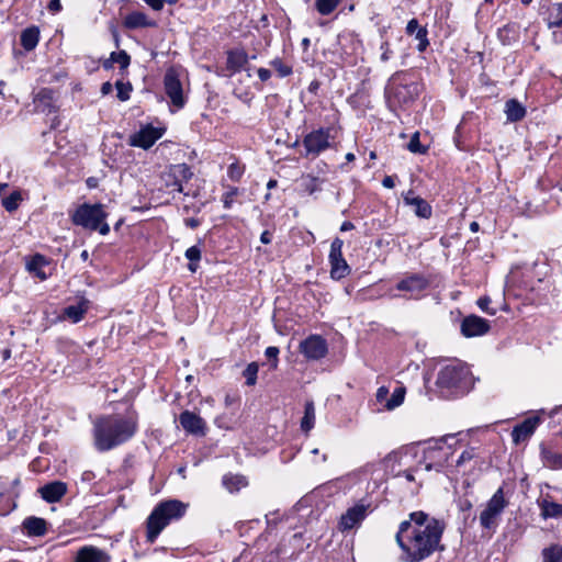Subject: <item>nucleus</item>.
<instances>
[{
    "label": "nucleus",
    "instance_id": "obj_42",
    "mask_svg": "<svg viewBox=\"0 0 562 562\" xmlns=\"http://www.w3.org/2000/svg\"><path fill=\"white\" fill-rule=\"evenodd\" d=\"M407 149L411 151V153H414V154H426L427 153V149L428 147L427 146H424L422 145L420 140H419V133L416 132L413 134V136L411 137V140L409 143L407 144Z\"/></svg>",
    "mask_w": 562,
    "mask_h": 562
},
{
    "label": "nucleus",
    "instance_id": "obj_23",
    "mask_svg": "<svg viewBox=\"0 0 562 562\" xmlns=\"http://www.w3.org/2000/svg\"><path fill=\"white\" fill-rule=\"evenodd\" d=\"M406 33L408 35H415L416 40L419 41L417 49L419 52H424L427 46L429 45L427 34L428 31L426 27H423L419 25L418 21L416 19H412L408 21L406 25Z\"/></svg>",
    "mask_w": 562,
    "mask_h": 562
},
{
    "label": "nucleus",
    "instance_id": "obj_19",
    "mask_svg": "<svg viewBox=\"0 0 562 562\" xmlns=\"http://www.w3.org/2000/svg\"><path fill=\"white\" fill-rule=\"evenodd\" d=\"M75 562H111V557L97 547L85 546L78 550Z\"/></svg>",
    "mask_w": 562,
    "mask_h": 562
},
{
    "label": "nucleus",
    "instance_id": "obj_9",
    "mask_svg": "<svg viewBox=\"0 0 562 562\" xmlns=\"http://www.w3.org/2000/svg\"><path fill=\"white\" fill-rule=\"evenodd\" d=\"M193 177L191 168L186 164H177L170 166L168 172L165 173L164 179L167 188H171V192L189 193L184 191L183 183L188 182Z\"/></svg>",
    "mask_w": 562,
    "mask_h": 562
},
{
    "label": "nucleus",
    "instance_id": "obj_29",
    "mask_svg": "<svg viewBox=\"0 0 562 562\" xmlns=\"http://www.w3.org/2000/svg\"><path fill=\"white\" fill-rule=\"evenodd\" d=\"M38 40H40V30L36 26H31V27L25 29L21 33V37H20L22 47L27 52L33 50L36 47V45L38 44Z\"/></svg>",
    "mask_w": 562,
    "mask_h": 562
},
{
    "label": "nucleus",
    "instance_id": "obj_11",
    "mask_svg": "<svg viewBox=\"0 0 562 562\" xmlns=\"http://www.w3.org/2000/svg\"><path fill=\"white\" fill-rule=\"evenodd\" d=\"M166 94L170 98L172 105L181 109L186 104L181 81L175 70L170 69L164 78Z\"/></svg>",
    "mask_w": 562,
    "mask_h": 562
},
{
    "label": "nucleus",
    "instance_id": "obj_44",
    "mask_svg": "<svg viewBox=\"0 0 562 562\" xmlns=\"http://www.w3.org/2000/svg\"><path fill=\"white\" fill-rule=\"evenodd\" d=\"M115 88L117 90V98L121 101H127L130 99V93L132 91V85L130 82H123L121 80L115 82Z\"/></svg>",
    "mask_w": 562,
    "mask_h": 562
},
{
    "label": "nucleus",
    "instance_id": "obj_15",
    "mask_svg": "<svg viewBox=\"0 0 562 562\" xmlns=\"http://www.w3.org/2000/svg\"><path fill=\"white\" fill-rule=\"evenodd\" d=\"M490 328L488 322L477 315H469L461 323V333L468 338L483 336Z\"/></svg>",
    "mask_w": 562,
    "mask_h": 562
},
{
    "label": "nucleus",
    "instance_id": "obj_26",
    "mask_svg": "<svg viewBox=\"0 0 562 562\" xmlns=\"http://www.w3.org/2000/svg\"><path fill=\"white\" fill-rule=\"evenodd\" d=\"M89 304L90 302L87 299H81L77 304L64 308L63 316L72 323H78L89 310Z\"/></svg>",
    "mask_w": 562,
    "mask_h": 562
},
{
    "label": "nucleus",
    "instance_id": "obj_52",
    "mask_svg": "<svg viewBox=\"0 0 562 562\" xmlns=\"http://www.w3.org/2000/svg\"><path fill=\"white\" fill-rule=\"evenodd\" d=\"M380 49L382 50V54H381V60L382 61H387L390 58H391V55H392V50L390 48V44L389 42H383L380 46Z\"/></svg>",
    "mask_w": 562,
    "mask_h": 562
},
{
    "label": "nucleus",
    "instance_id": "obj_48",
    "mask_svg": "<svg viewBox=\"0 0 562 562\" xmlns=\"http://www.w3.org/2000/svg\"><path fill=\"white\" fill-rule=\"evenodd\" d=\"M475 457H476V454H475L474 448H469V449L464 450L460 454L459 459L457 460V467L464 465L467 462L473 460Z\"/></svg>",
    "mask_w": 562,
    "mask_h": 562
},
{
    "label": "nucleus",
    "instance_id": "obj_61",
    "mask_svg": "<svg viewBox=\"0 0 562 562\" xmlns=\"http://www.w3.org/2000/svg\"><path fill=\"white\" fill-rule=\"evenodd\" d=\"M112 91V85L108 81L102 83L101 86V93L103 95L109 94Z\"/></svg>",
    "mask_w": 562,
    "mask_h": 562
},
{
    "label": "nucleus",
    "instance_id": "obj_51",
    "mask_svg": "<svg viewBox=\"0 0 562 562\" xmlns=\"http://www.w3.org/2000/svg\"><path fill=\"white\" fill-rule=\"evenodd\" d=\"M490 304H491V299L488 296H483L477 300V305L483 312H485L490 315H494L496 313V311L490 310V307H488Z\"/></svg>",
    "mask_w": 562,
    "mask_h": 562
},
{
    "label": "nucleus",
    "instance_id": "obj_62",
    "mask_svg": "<svg viewBox=\"0 0 562 562\" xmlns=\"http://www.w3.org/2000/svg\"><path fill=\"white\" fill-rule=\"evenodd\" d=\"M353 227H355V226H353V224H352L351 222H348V221H347V222H344V223L341 224V226H340V231H341V232H347V231H351V229H353Z\"/></svg>",
    "mask_w": 562,
    "mask_h": 562
},
{
    "label": "nucleus",
    "instance_id": "obj_8",
    "mask_svg": "<svg viewBox=\"0 0 562 562\" xmlns=\"http://www.w3.org/2000/svg\"><path fill=\"white\" fill-rule=\"evenodd\" d=\"M429 285L430 281L424 274L411 273L400 280L395 288L405 293L402 295L404 299L418 300Z\"/></svg>",
    "mask_w": 562,
    "mask_h": 562
},
{
    "label": "nucleus",
    "instance_id": "obj_33",
    "mask_svg": "<svg viewBox=\"0 0 562 562\" xmlns=\"http://www.w3.org/2000/svg\"><path fill=\"white\" fill-rule=\"evenodd\" d=\"M23 526L31 536H43L46 532V521L38 517H27Z\"/></svg>",
    "mask_w": 562,
    "mask_h": 562
},
{
    "label": "nucleus",
    "instance_id": "obj_59",
    "mask_svg": "<svg viewBox=\"0 0 562 562\" xmlns=\"http://www.w3.org/2000/svg\"><path fill=\"white\" fill-rule=\"evenodd\" d=\"M459 507L462 512H465V510H471L473 505L470 499L464 498V499L460 501Z\"/></svg>",
    "mask_w": 562,
    "mask_h": 562
},
{
    "label": "nucleus",
    "instance_id": "obj_7",
    "mask_svg": "<svg viewBox=\"0 0 562 562\" xmlns=\"http://www.w3.org/2000/svg\"><path fill=\"white\" fill-rule=\"evenodd\" d=\"M331 127H321L312 131L303 138V146L305 148V157H317L321 153L333 146L335 136L331 134Z\"/></svg>",
    "mask_w": 562,
    "mask_h": 562
},
{
    "label": "nucleus",
    "instance_id": "obj_18",
    "mask_svg": "<svg viewBox=\"0 0 562 562\" xmlns=\"http://www.w3.org/2000/svg\"><path fill=\"white\" fill-rule=\"evenodd\" d=\"M403 200L406 205L414 207L416 216L422 218H429L431 216V205L425 199L415 195L413 190H408L404 193Z\"/></svg>",
    "mask_w": 562,
    "mask_h": 562
},
{
    "label": "nucleus",
    "instance_id": "obj_6",
    "mask_svg": "<svg viewBox=\"0 0 562 562\" xmlns=\"http://www.w3.org/2000/svg\"><path fill=\"white\" fill-rule=\"evenodd\" d=\"M508 501L505 498L503 487H499L488 499L485 508L480 514V524L483 529L495 530Z\"/></svg>",
    "mask_w": 562,
    "mask_h": 562
},
{
    "label": "nucleus",
    "instance_id": "obj_28",
    "mask_svg": "<svg viewBox=\"0 0 562 562\" xmlns=\"http://www.w3.org/2000/svg\"><path fill=\"white\" fill-rule=\"evenodd\" d=\"M330 277L334 280H340L350 273V267L344 257L329 258Z\"/></svg>",
    "mask_w": 562,
    "mask_h": 562
},
{
    "label": "nucleus",
    "instance_id": "obj_17",
    "mask_svg": "<svg viewBox=\"0 0 562 562\" xmlns=\"http://www.w3.org/2000/svg\"><path fill=\"white\" fill-rule=\"evenodd\" d=\"M35 111L40 113H53L56 112V98L55 91L49 88L41 89L34 97Z\"/></svg>",
    "mask_w": 562,
    "mask_h": 562
},
{
    "label": "nucleus",
    "instance_id": "obj_22",
    "mask_svg": "<svg viewBox=\"0 0 562 562\" xmlns=\"http://www.w3.org/2000/svg\"><path fill=\"white\" fill-rule=\"evenodd\" d=\"M126 29L135 30L140 27H155L157 24L150 20L147 14L140 11H133L128 13L123 21Z\"/></svg>",
    "mask_w": 562,
    "mask_h": 562
},
{
    "label": "nucleus",
    "instance_id": "obj_43",
    "mask_svg": "<svg viewBox=\"0 0 562 562\" xmlns=\"http://www.w3.org/2000/svg\"><path fill=\"white\" fill-rule=\"evenodd\" d=\"M270 65L274 68V70L278 72L279 77L284 78L292 74V67L284 64L282 59L274 58L270 61Z\"/></svg>",
    "mask_w": 562,
    "mask_h": 562
},
{
    "label": "nucleus",
    "instance_id": "obj_53",
    "mask_svg": "<svg viewBox=\"0 0 562 562\" xmlns=\"http://www.w3.org/2000/svg\"><path fill=\"white\" fill-rule=\"evenodd\" d=\"M387 396H389V389L385 386H380L375 394L376 401L382 403L384 401H387Z\"/></svg>",
    "mask_w": 562,
    "mask_h": 562
},
{
    "label": "nucleus",
    "instance_id": "obj_37",
    "mask_svg": "<svg viewBox=\"0 0 562 562\" xmlns=\"http://www.w3.org/2000/svg\"><path fill=\"white\" fill-rule=\"evenodd\" d=\"M22 201V194L20 191H13L9 196L2 199V206L5 211L12 213L18 210Z\"/></svg>",
    "mask_w": 562,
    "mask_h": 562
},
{
    "label": "nucleus",
    "instance_id": "obj_56",
    "mask_svg": "<svg viewBox=\"0 0 562 562\" xmlns=\"http://www.w3.org/2000/svg\"><path fill=\"white\" fill-rule=\"evenodd\" d=\"M306 191H308L311 194L314 193L315 191L318 190V187H317V179L316 178H311L308 180V183H306Z\"/></svg>",
    "mask_w": 562,
    "mask_h": 562
},
{
    "label": "nucleus",
    "instance_id": "obj_3",
    "mask_svg": "<svg viewBox=\"0 0 562 562\" xmlns=\"http://www.w3.org/2000/svg\"><path fill=\"white\" fill-rule=\"evenodd\" d=\"M187 508L188 505L178 499L160 502L147 518V541L155 542L170 521L184 516Z\"/></svg>",
    "mask_w": 562,
    "mask_h": 562
},
{
    "label": "nucleus",
    "instance_id": "obj_27",
    "mask_svg": "<svg viewBox=\"0 0 562 562\" xmlns=\"http://www.w3.org/2000/svg\"><path fill=\"white\" fill-rule=\"evenodd\" d=\"M538 505L541 510L540 515L543 519L562 517V504L554 503L548 498H543L538 501Z\"/></svg>",
    "mask_w": 562,
    "mask_h": 562
},
{
    "label": "nucleus",
    "instance_id": "obj_57",
    "mask_svg": "<svg viewBox=\"0 0 562 562\" xmlns=\"http://www.w3.org/2000/svg\"><path fill=\"white\" fill-rule=\"evenodd\" d=\"M47 9L52 12H58L61 9L60 0H49Z\"/></svg>",
    "mask_w": 562,
    "mask_h": 562
},
{
    "label": "nucleus",
    "instance_id": "obj_39",
    "mask_svg": "<svg viewBox=\"0 0 562 562\" xmlns=\"http://www.w3.org/2000/svg\"><path fill=\"white\" fill-rule=\"evenodd\" d=\"M341 0H316L315 7L322 15L330 14Z\"/></svg>",
    "mask_w": 562,
    "mask_h": 562
},
{
    "label": "nucleus",
    "instance_id": "obj_14",
    "mask_svg": "<svg viewBox=\"0 0 562 562\" xmlns=\"http://www.w3.org/2000/svg\"><path fill=\"white\" fill-rule=\"evenodd\" d=\"M542 419L539 415L530 416L517 424L512 430V438L515 445H520L530 439Z\"/></svg>",
    "mask_w": 562,
    "mask_h": 562
},
{
    "label": "nucleus",
    "instance_id": "obj_58",
    "mask_svg": "<svg viewBox=\"0 0 562 562\" xmlns=\"http://www.w3.org/2000/svg\"><path fill=\"white\" fill-rule=\"evenodd\" d=\"M382 184L384 188L392 189L395 186L394 178L392 176H385L382 180Z\"/></svg>",
    "mask_w": 562,
    "mask_h": 562
},
{
    "label": "nucleus",
    "instance_id": "obj_1",
    "mask_svg": "<svg viewBox=\"0 0 562 562\" xmlns=\"http://www.w3.org/2000/svg\"><path fill=\"white\" fill-rule=\"evenodd\" d=\"M445 522L419 510L409 514V519L400 524L395 540L402 550L404 562H420L436 551H442L440 544Z\"/></svg>",
    "mask_w": 562,
    "mask_h": 562
},
{
    "label": "nucleus",
    "instance_id": "obj_12",
    "mask_svg": "<svg viewBox=\"0 0 562 562\" xmlns=\"http://www.w3.org/2000/svg\"><path fill=\"white\" fill-rule=\"evenodd\" d=\"M300 351L310 360H319L327 355L326 340L319 335H311L300 344Z\"/></svg>",
    "mask_w": 562,
    "mask_h": 562
},
{
    "label": "nucleus",
    "instance_id": "obj_20",
    "mask_svg": "<svg viewBox=\"0 0 562 562\" xmlns=\"http://www.w3.org/2000/svg\"><path fill=\"white\" fill-rule=\"evenodd\" d=\"M67 492V484L61 481L47 483L38 488L42 498L47 503L59 502Z\"/></svg>",
    "mask_w": 562,
    "mask_h": 562
},
{
    "label": "nucleus",
    "instance_id": "obj_36",
    "mask_svg": "<svg viewBox=\"0 0 562 562\" xmlns=\"http://www.w3.org/2000/svg\"><path fill=\"white\" fill-rule=\"evenodd\" d=\"M542 562H562V546L551 544L541 552Z\"/></svg>",
    "mask_w": 562,
    "mask_h": 562
},
{
    "label": "nucleus",
    "instance_id": "obj_2",
    "mask_svg": "<svg viewBox=\"0 0 562 562\" xmlns=\"http://www.w3.org/2000/svg\"><path fill=\"white\" fill-rule=\"evenodd\" d=\"M136 430L137 419L134 416H100L93 424L94 446L98 451H109L130 440Z\"/></svg>",
    "mask_w": 562,
    "mask_h": 562
},
{
    "label": "nucleus",
    "instance_id": "obj_41",
    "mask_svg": "<svg viewBox=\"0 0 562 562\" xmlns=\"http://www.w3.org/2000/svg\"><path fill=\"white\" fill-rule=\"evenodd\" d=\"M259 366L257 362L249 363L246 369L243 372V375L246 379V384L248 386H252L257 382V374H258Z\"/></svg>",
    "mask_w": 562,
    "mask_h": 562
},
{
    "label": "nucleus",
    "instance_id": "obj_30",
    "mask_svg": "<svg viewBox=\"0 0 562 562\" xmlns=\"http://www.w3.org/2000/svg\"><path fill=\"white\" fill-rule=\"evenodd\" d=\"M222 484L228 492L234 493L246 487L248 481L244 475L228 473L223 476Z\"/></svg>",
    "mask_w": 562,
    "mask_h": 562
},
{
    "label": "nucleus",
    "instance_id": "obj_47",
    "mask_svg": "<svg viewBox=\"0 0 562 562\" xmlns=\"http://www.w3.org/2000/svg\"><path fill=\"white\" fill-rule=\"evenodd\" d=\"M238 194L237 188H231L227 192H225L222 196L223 205L225 209H231L235 196Z\"/></svg>",
    "mask_w": 562,
    "mask_h": 562
},
{
    "label": "nucleus",
    "instance_id": "obj_50",
    "mask_svg": "<svg viewBox=\"0 0 562 562\" xmlns=\"http://www.w3.org/2000/svg\"><path fill=\"white\" fill-rule=\"evenodd\" d=\"M243 172H244L243 168L239 165H237V164H232L228 167V176L234 181L239 180L241 175H243Z\"/></svg>",
    "mask_w": 562,
    "mask_h": 562
},
{
    "label": "nucleus",
    "instance_id": "obj_60",
    "mask_svg": "<svg viewBox=\"0 0 562 562\" xmlns=\"http://www.w3.org/2000/svg\"><path fill=\"white\" fill-rule=\"evenodd\" d=\"M260 241L262 244H270L271 243V234L269 231H265L260 236Z\"/></svg>",
    "mask_w": 562,
    "mask_h": 562
},
{
    "label": "nucleus",
    "instance_id": "obj_63",
    "mask_svg": "<svg viewBox=\"0 0 562 562\" xmlns=\"http://www.w3.org/2000/svg\"><path fill=\"white\" fill-rule=\"evenodd\" d=\"M113 64H114V60H112V54H111V55H110V58H109V59H106V60L103 63V65H102V66H103V68H104L105 70H110V69H112V68H113Z\"/></svg>",
    "mask_w": 562,
    "mask_h": 562
},
{
    "label": "nucleus",
    "instance_id": "obj_10",
    "mask_svg": "<svg viewBox=\"0 0 562 562\" xmlns=\"http://www.w3.org/2000/svg\"><path fill=\"white\" fill-rule=\"evenodd\" d=\"M373 512L371 503L361 499L355 506L347 509L340 517L339 528L342 531L350 530L360 525L369 513Z\"/></svg>",
    "mask_w": 562,
    "mask_h": 562
},
{
    "label": "nucleus",
    "instance_id": "obj_35",
    "mask_svg": "<svg viewBox=\"0 0 562 562\" xmlns=\"http://www.w3.org/2000/svg\"><path fill=\"white\" fill-rule=\"evenodd\" d=\"M315 424V406L312 401L305 403L304 416L301 420V429L308 432Z\"/></svg>",
    "mask_w": 562,
    "mask_h": 562
},
{
    "label": "nucleus",
    "instance_id": "obj_24",
    "mask_svg": "<svg viewBox=\"0 0 562 562\" xmlns=\"http://www.w3.org/2000/svg\"><path fill=\"white\" fill-rule=\"evenodd\" d=\"M540 456L546 468L550 470L562 469V451L555 452L550 448H547L544 445H540Z\"/></svg>",
    "mask_w": 562,
    "mask_h": 562
},
{
    "label": "nucleus",
    "instance_id": "obj_16",
    "mask_svg": "<svg viewBox=\"0 0 562 562\" xmlns=\"http://www.w3.org/2000/svg\"><path fill=\"white\" fill-rule=\"evenodd\" d=\"M179 423L181 427L191 435L204 436L205 435V422L195 413L184 411L179 416Z\"/></svg>",
    "mask_w": 562,
    "mask_h": 562
},
{
    "label": "nucleus",
    "instance_id": "obj_5",
    "mask_svg": "<svg viewBox=\"0 0 562 562\" xmlns=\"http://www.w3.org/2000/svg\"><path fill=\"white\" fill-rule=\"evenodd\" d=\"M105 218L106 213L100 203H83L71 214V221L75 225L90 231H99L101 235H106L110 232L109 225L104 222Z\"/></svg>",
    "mask_w": 562,
    "mask_h": 562
},
{
    "label": "nucleus",
    "instance_id": "obj_38",
    "mask_svg": "<svg viewBox=\"0 0 562 562\" xmlns=\"http://www.w3.org/2000/svg\"><path fill=\"white\" fill-rule=\"evenodd\" d=\"M405 397V389L404 387H396L391 397L386 401L384 407L387 411H392L396 407H398L403 402Z\"/></svg>",
    "mask_w": 562,
    "mask_h": 562
},
{
    "label": "nucleus",
    "instance_id": "obj_40",
    "mask_svg": "<svg viewBox=\"0 0 562 562\" xmlns=\"http://www.w3.org/2000/svg\"><path fill=\"white\" fill-rule=\"evenodd\" d=\"M186 258L189 262V270L194 272L196 270V262L201 259V249L198 246H192L186 250Z\"/></svg>",
    "mask_w": 562,
    "mask_h": 562
},
{
    "label": "nucleus",
    "instance_id": "obj_31",
    "mask_svg": "<svg viewBox=\"0 0 562 562\" xmlns=\"http://www.w3.org/2000/svg\"><path fill=\"white\" fill-rule=\"evenodd\" d=\"M505 113L510 122H518L526 115V109L516 99H510L505 104Z\"/></svg>",
    "mask_w": 562,
    "mask_h": 562
},
{
    "label": "nucleus",
    "instance_id": "obj_55",
    "mask_svg": "<svg viewBox=\"0 0 562 562\" xmlns=\"http://www.w3.org/2000/svg\"><path fill=\"white\" fill-rule=\"evenodd\" d=\"M257 74L261 81H267L271 77V71L267 68H259Z\"/></svg>",
    "mask_w": 562,
    "mask_h": 562
},
{
    "label": "nucleus",
    "instance_id": "obj_21",
    "mask_svg": "<svg viewBox=\"0 0 562 562\" xmlns=\"http://www.w3.org/2000/svg\"><path fill=\"white\" fill-rule=\"evenodd\" d=\"M417 91L416 85H398L395 87H387L386 94L389 98L394 99L397 103H407L414 99Z\"/></svg>",
    "mask_w": 562,
    "mask_h": 562
},
{
    "label": "nucleus",
    "instance_id": "obj_64",
    "mask_svg": "<svg viewBox=\"0 0 562 562\" xmlns=\"http://www.w3.org/2000/svg\"><path fill=\"white\" fill-rule=\"evenodd\" d=\"M186 224L191 228H195L199 226V221L196 218H188L186 220Z\"/></svg>",
    "mask_w": 562,
    "mask_h": 562
},
{
    "label": "nucleus",
    "instance_id": "obj_25",
    "mask_svg": "<svg viewBox=\"0 0 562 562\" xmlns=\"http://www.w3.org/2000/svg\"><path fill=\"white\" fill-rule=\"evenodd\" d=\"M248 63V56L243 49H233L227 53L226 67L232 72L240 71Z\"/></svg>",
    "mask_w": 562,
    "mask_h": 562
},
{
    "label": "nucleus",
    "instance_id": "obj_4",
    "mask_svg": "<svg viewBox=\"0 0 562 562\" xmlns=\"http://www.w3.org/2000/svg\"><path fill=\"white\" fill-rule=\"evenodd\" d=\"M470 383V370L461 363H450L442 367L437 375L436 385L441 390L459 394L464 393Z\"/></svg>",
    "mask_w": 562,
    "mask_h": 562
},
{
    "label": "nucleus",
    "instance_id": "obj_32",
    "mask_svg": "<svg viewBox=\"0 0 562 562\" xmlns=\"http://www.w3.org/2000/svg\"><path fill=\"white\" fill-rule=\"evenodd\" d=\"M47 263L44 256L36 254L34 255L26 263V269L29 272L33 273L41 280H45L47 278L46 273L43 271V267Z\"/></svg>",
    "mask_w": 562,
    "mask_h": 562
},
{
    "label": "nucleus",
    "instance_id": "obj_34",
    "mask_svg": "<svg viewBox=\"0 0 562 562\" xmlns=\"http://www.w3.org/2000/svg\"><path fill=\"white\" fill-rule=\"evenodd\" d=\"M547 24L549 29L562 27V2L553 3L549 8Z\"/></svg>",
    "mask_w": 562,
    "mask_h": 562
},
{
    "label": "nucleus",
    "instance_id": "obj_49",
    "mask_svg": "<svg viewBox=\"0 0 562 562\" xmlns=\"http://www.w3.org/2000/svg\"><path fill=\"white\" fill-rule=\"evenodd\" d=\"M279 352V348L273 346L268 347L265 351L266 357L271 361L272 369H276L278 366Z\"/></svg>",
    "mask_w": 562,
    "mask_h": 562
},
{
    "label": "nucleus",
    "instance_id": "obj_45",
    "mask_svg": "<svg viewBox=\"0 0 562 562\" xmlns=\"http://www.w3.org/2000/svg\"><path fill=\"white\" fill-rule=\"evenodd\" d=\"M111 54L112 60H114V63H117L121 69H126L130 66L131 57L125 50H120L119 53L113 52Z\"/></svg>",
    "mask_w": 562,
    "mask_h": 562
},
{
    "label": "nucleus",
    "instance_id": "obj_46",
    "mask_svg": "<svg viewBox=\"0 0 562 562\" xmlns=\"http://www.w3.org/2000/svg\"><path fill=\"white\" fill-rule=\"evenodd\" d=\"M344 241L340 238H335L330 245L329 258H338L342 256Z\"/></svg>",
    "mask_w": 562,
    "mask_h": 562
},
{
    "label": "nucleus",
    "instance_id": "obj_13",
    "mask_svg": "<svg viewBox=\"0 0 562 562\" xmlns=\"http://www.w3.org/2000/svg\"><path fill=\"white\" fill-rule=\"evenodd\" d=\"M164 134V130L156 128L153 125H146L138 132L132 134L128 144L143 149L150 148Z\"/></svg>",
    "mask_w": 562,
    "mask_h": 562
},
{
    "label": "nucleus",
    "instance_id": "obj_54",
    "mask_svg": "<svg viewBox=\"0 0 562 562\" xmlns=\"http://www.w3.org/2000/svg\"><path fill=\"white\" fill-rule=\"evenodd\" d=\"M155 11H161L165 4V0H143Z\"/></svg>",
    "mask_w": 562,
    "mask_h": 562
}]
</instances>
